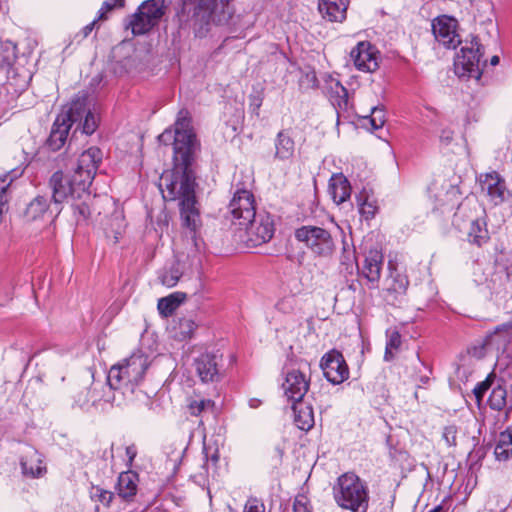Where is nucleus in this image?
I'll return each mask as SVG.
<instances>
[{"label": "nucleus", "mask_w": 512, "mask_h": 512, "mask_svg": "<svg viewBox=\"0 0 512 512\" xmlns=\"http://www.w3.org/2000/svg\"><path fill=\"white\" fill-rule=\"evenodd\" d=\"M198 146L190 114L187 110L181 109L174 124V168L162 174L159 188L164 200H179L183 226L189 230L193 241L200 223L195 196V174L192 170Z\"/></svg>", "instance_id": "obj_1"}, {"label": "nucleus", "mask_w": 512, "mask_h": 512, "mask_svg": "<svg viewBox=\"0 0 512 512\" xmlns=\"http://www.w3.org/2000/svg\"><path fill=\"white\" fill-rule=\"evenodd\" d=\"M98 122L93 99L86 93H79L69 108L57 116L46 144L52 151H57L65 144L73 124H77L76 130L81 129L83 133L91 135L97 129Z\"/></svg>", "instance_id": "obj_2"}, {"label": "nucleus", "mask_w": 512, "mask_h": 512, "mask_svg": "<svg viewBox=\"0 0 512 512\" xmlns=\"http://www.w3.org/2000/svg\"><path fill=\"white\" fill-rule=\"evenodd\" d=\"M231 0H181L176 12L179 29L202 30L209 23L225 25L232 17Z\"/></svg>", "instance_id": "obj_3"}, {"label": "nucleus", "mask_w": 512, "mask_h": 512, "mask_svg": "<svg viewBox=\"0 0 512 512\" xmlns=\"http://www.w3.org/2000/svg\"><path fill=\"white\" fill-rule=\"evenodd\" d=\"M150 366L147 355L138 351L113 365L107 375L111 389L120 390L123 395L133 394Z\"/></svg>", "instance_id": "obj_4"}, {"label": "nucleus", "mask_w": 512, "mask_h": 512, "mask_svg": "<svg viewBox=\"0 0 512 512\" xmlns=\"http://www.w3.org/2000/svg\"><path fill=\"white\" fill-rule=\"evenodd\" d=\"M334 498L341 508L352 512H366L368 509L367 488L354 473H345L338 478Z\"/></svg>", "instance_id": "obj_5"}, {"label": "nucleus", "mask_w": 512, "mask_h": 512, "mask_svg": "<svg viewBox=\"0 0 512 512\" xmlns=\"http://www.w3.org/2000/svg\"><path fill=\"white\" fill-rule=\"evenodd\" d=\"M48 186L57 214L61 211L59 205L62 203L80 200L83 196L89 198L88 187L74 174L65 175L62 171H56L50 177Z\"/></svg>", "instance_id": "obj_6"}, {"label": "nucleus", "mask_w": 512, "mask_h": 512, "mask_svg": "<svg viewBox=\"0 0 512 512\" xmlns=\"http://www.w3.org/2000/svg\"><path fill=\"white\" fill-rule=\"evenodd\" d=\"M165 0H146L141 3L129 21L133 35H143L156 27L168 11Z\"/></svg>", "instance_id": "obj_7"}, {"label": "nucleus", "mask_w": 512, "mask_h": 512, "mask_svg": "<svg viewBox=\"0 0 512 512\" xmlns=\"http://www.w3.org/2000/svg\"><path fill=\"white\" fill-rule=\"evenodd\" d=\"M295 237L318 256H329L335 248L330 232L322 227L302 226L295 231Z\"/></svg>", "instance_id": "obj_8"}, {"label": "nucleus", "mask_w": 512, "mask_h": 512, "mask_svg": "<svg viewBox=\"0 0 512 512\" xmlns=\"http://www.w3.org/2000/svg\"><path fill=\"white\" fill-rule=\"evenodd\" d=\"M482 49L483 47L477 38H474L469 46L461 48L460 55H458L455 63L456 72L460 76L467 75L475 79L480 78L481 67L485 65V61H482Z\"/></svg>", "instance_id": "obj_9"}, {"label": "nucleus", "mask_w": 512, "mask_h": 512, "mask_svg": "<svg viewBox=\"0 0 512 512\" xmlns=\"http://www.w3.org/2000/svg\"><path fill=\"white\" fill-rule=\"evenodd\" d=\"M239 226L245 229L250 247L269 241L274 234V223L270 215H255L252 220L240 221Z\"/></svg>", "instance_id": "obj_10"}, {"label": "nucleus", "mask_w": 512, "mask_h": 512, "mask_svg": "<svg viewBox=\"0 0 512 512\" xmlns=\"http://www.w3.org/2000/svg\"><path fill=\"white\" fill-rule=\"evenodd\" d=\"M320 367L326 379L332 384H341L349 377V369L343 355L333 349L323 355Z\"/></svg>", "instance_id": "obj_11"}, {"label": "nucleus", "mask_w": 512, "mask_h": 512, "mask_svg": "<svg viewBox=\"0 0 512 512\" xmlns=\"http://www.w3.org/2000/svg\"><path fill=\"white\" fill-rule=\"evenodd\" d=\"M103 158L102 151L97 147H90L82 152L78 158L73 174L88 188L91 185L99 164Z\"/></svg>", "instance_id": "obj_12"}, {"label": "nucleus", "mask_w": 512, "mask_h": 512, "mask_svg": "<svg viewBox=\"0 0 512 512\" xmlns=\"http://www.w3.org/2000/svg\"><path fill=\"white\" fill-rule=\"evenodd\" d=\"M456 29L457 21L447 15L439 16L432 22V32L436 41L448 49H455L461 43Z\"/></svg>", "instance_id": "obj_13"}, {"label": "nucleus", "mask_w": 512, "mask_h": 512, "mask_svg": "<svg viewBox=\"0 0 512 512\" xmlns=\"http://www.w3.org/2000/svg\"><path fill=\"white\" fill-rule=\"evenodd\" d=\"M388 270L389 274L383 282L381 295L388 304H394L399 297L405 295L409 281L392 262H389Z\"/></svg>", "instance_id": "obj_14"}, {"label": "nucleus", "mask_w": 512, "mask_h": 512, "mask_svg": "<svg viewBox=\"0 0 512 512\" xmlns=\"http://www.w3.org/2000/svg\"><path fill=\"white\" fill-rule=\"evenodd\" d=\"M229 210L234 219L252 220L256 214L254 195L245 188H238L229 203Z\"/></svg>", "instance_id": "obj_15"}, {"label": "nucleus", "mask_w": 512, "mask_h": 512, "mask_svg": "<svg viewBox=\"0 0 512 512\" xmlns=\"http://www.w3.org/2000/svg\"><path fill=\"white\" fill-rule=\"evenodd\" d=\"M354 66L363 72H374L378 68V51L367 41L357 44L350 52Z\"/></svg>", "instance_id": "obj_16"}, {"label": "nucleus", "mask_w": 512, "mask_h": 512, "mask_svg": "<svg viewBox=\"0 0 512 512\" xmlns=\"http://www.w3.org/2000/svg\"><path fill=\"white\" fill-rule=\"evenodd\" d=\"M282 388L288 400L301 401L309 389V379L301 371L293 369L286 374Z\"/></svg>", "instance_id": "obj_17"}, {"label": "nucleus", "mask_w": 512, "mask_h": 512, "mask_svg": "<svg viewBox=\"0 0 512 512\" xmlns=\"http://www.w3.org/2000/svg\"><path fill=\"white\" fill-rule=\"evenodd\" d=\"M480 184L495 205L503 203L509 195L505 180L495 171L480 175Z\"/></svg>", "instance_id": "obj_18"}, {"label": "nucleus", "mask_w": 512, "mask_h": 512, "mask_svg": "<svg viewBox=\"0 0 512 512\" xmlns=\"http://www.w3.org/2000/svg\"><path fill=\"white\" fill-rule=\"evenodd\" d=\"M383 265V255L380 251L370 250L361 267L362 275L370 282V288H377Z\"/></svg>", "instance_id": "obj_19"}, {"label": "nucleus", "mask_w": 512, "mask_h": 512, "mask_svg": "<svg viewBox=\"0 0 512 512\" xmlns=\"http://www.w3.org/2000/svg\"><path fill=\"white\" fill-rule=\"evenodd\" d=\"M20 464L22 473L26 477L38 478L46 473V466L43 463L41 454L32 447L26 449Z\"/></svg>", "instance_id": "obj_20"}, {"label": "nucleus", "mask_w": 512, "mask_h": 512, "mask_svg": "<svg viewBox=\"0 0 512 512\" xmlns=\"http://www.w3.org/2000/svg\"><path fill=\"white\" fill-rule=\"evenodd\" d=\"M195 371L202 382H214L219 378L217 356L203 353L194 361Z\"/></svg>", "instance_id": "obj_21"}, {"label": "nucleus", "mask_w": 512, "mask_h": 512, "mask_svg": "<svg viewBox=\"0 0 512 512\" xmlns=\"http://www.w3.org/2000/svg\"><path fill=\"white\" fill-rule=\"evenodd\" d=\"M349 0H320L318 9L322 17L330 22H342L346 19Z\"/></svg>", "instance_id": "obj_22"}, {"label": "nucleus", "mask_w": 512, "mask_h": 512, "mask_svg": "<svg viewBox=\"0 0 512 512\" xmlns=\"http://www.w3.org/2000/svg\"><path fill=\"white\" fill-rule=\"evenodd\" d=\"M512 338V322L504 323L495 328L484 340L486 349L504 351Z\"/></svg>", "instance_id": "obj_23"}, {"label": "nucleus", "mask_w": 512, "mask_h": 512, "mask_svg": "<svg viewBox=\"0 0 512 512\" xmlns=\"http://www.w3.org/2000/svg\"><path fill=\"white\" fill-rule=\"evenodd\" d=\"M118 496L126 501H133L138 489V475L132 471L122 472L117 482Z\"/></svg>", "instance_id": "obj_24"}, {"label": "nucleus", "mask_w": 512, "mask_h": 512, "mask_svg": "<svg viewBox=\"0 0 512 512\" xmlns=\"http://www.w3.org/2000/svg\"><path fill=\"white\" fill-rule=\"evenodd\" d=\"M329 193L336 204H342L351 195V186L342 174H334L329 181Z\"/></svg>", "instance_id": "obj_25"}, {"label": "nucleus", "mask_w": 512, "mask_h": 512, "mask_svg": "<svg viewBox=\"0 0 512 512\" xmlns=\"http://www.w3.org/2000/svg\"><path fill=\"white\" fill-rule=\"evenodd\" d=\"M292 410L294 413V422L299 429L308 431L313 427L314 414L310 404L303 400L293 402Z\"/></svg>", "instance_id": "obj_26"}, {"label": "nucleus", "mask_w": 512, "mask_h": 512, "mask_svg": "<svg viewBox=\"0 0 512 512\" xmlns=\"http://www.w3.org/2000/svg\"><path fill=\"white\" fill-rule=\"evenodd\" d=\"M53 210L50 209V199L44 195H37L27 205L25 217L29 221L43 219L45 215H52Z\"/></svg>", "instance_id": "obj_27"}, {"label": "nucleus", "mask_w": 512, "mask_h": 512, "mask_svg": "<svg viewBox=\"0 0 512 512\" xmlns=\"http://www.w3.org/2000/svg\"><path fill=\"white\" fill-rule=\"evenodd\" d=\"M274 144L276 159L285 161L293 157L295 151V144L293 139L287 132L280 131L276 136Z\"/></svg>", "instance_id": "obj_28"}, {"label": "nucleus", "mask_w": 512, "mask_h": 512, "mask_svg": "<svg viewBox=\"0 0 512 512\" xmlns=\"http://www.w3.org/2000/svg\"><path fill=\"white\" fill-rule=\"evenodd\" d=\"M467 240L477 246H482L489 240V232L483 219L478 218L470 221Z\"/></svg>", "instance_id": "obj_29"}, {"label": "nucleus", "mask_w": 512, "mask_h": 512, "mask_svg": "<svg viewBox=\"0 0 512 512\" xmlns=\"http://www.w3.org/2000/svg\"><path fill=\"white\" fill-rule=\"evenodd\" d=\"M494 454L499 461H506L512 456V428L500 433Z\"/></svg>", "instance_id": "obj_30"}, {"label": "nucleus", "mask_w": 512, "mask_h": 512, "mask_svg": "<svg viewBox=\"0 0 512 512\" xmlns=\"http://www.w3.org/2000/svg\"><path fill=\"white\" fill-rule=\"evenodd\" d=\"M186 299V294L176 292L158 301L157 308L163 316L171 315L177 307Z\"/></svg>", "instance_id": "obj_31"}, {"label": "nucleus", "mask_w": 512, "mask_h": 512, "mask_svg": "<svg viewBox=\"0 0 512 512\" xmlns=\"http://www.w3.org/2000/svg\"><path fill=\"white\" fill-rule=\"evenodd\" d=\"M17 58L16 45L11 41L0 43V69L9 70Z\"/></svg>", "instance_id": "obj_32"}, {"label": "nucleus", "mask_w": 512, "mask_h": 512, "mask_svg": "<svg viewBox=\"0 0 512 512\" xmlns=\"http://www.w3.org/2000/svg\"><path fill=\"white\" fill-rule=\"evenodd\" d=\"M327 83H329L332 103L340 108L345 107L348 102V92L346 88L337 79L332 77H330Z\"/></svg>", "instance_id": "obj_33"}, {"label": "nucleus", "mask_w": 512, "mask_h": 512, "mask_svg": "<svg viewBox=\"0 0 512 512\" xmlns=\"http://www.w3.org/2000/svg\"><path fill=\"white\" fill-rule=\"evenodd\" d=\"M196 328L197 324L194 320L190 318H181L173 326L174 337L179 340L191 338Z\"/></svg>", "instance_id": "obj_34"}, {"label": "nucleus", "mask_w": 512, "mask_h": 512, "mask_svg": "<svg viewBox=\"0 0 512 512\" xmlns=\"http://www.w3.org/2000/svg\"><path fill=\"white\" fill-rule=\"evenodd\" d=\"M91 196L89 195V198L86 196H83L80 200H72L71 208L73 210V214L76 218L77 222L80 221H86L89 216L91 215V209H90V200Z\"/></svg>", "instance_id": "obj_35"}, {"label": "nucleus", "mask_w": 512, "mask_h": 512, "mask_svg": "<svg viewBox=\"0 0 512 512\" xmlns=\"http://www.w3.org/2000/svg\"><path fill=\"white\" fill-rule=\"evenodd\" d=\"M183 274L179 262H174L171 266L165 269L160 275L161 283L167 287H174Z\"/></svg>", "instance_id": "obj_36"}, {"label": "nucleus", "mask_w": 512, "mask_h": 512, "mask_svg": "<svg viewBox=\"0 0 512 512\" xmlns=\"http://www.w3.org/2000/svg\"><path fill=\"white\" fill-rule=\"evenodd\" d=\"M488 403L493 410L501 411L505 408L507 404V391L502 384H498L493 388Z\"/></svg>", "instance_id": "obj_37"}, {"label": "nucleus", "mask_w": 512, "mask_h": 512, "mask_svg": "<svg viewBox=\"0 0 512 512\" xmlns=\"http://www.w3.org/2000/svg\"><path fill=\"white\" fill-rule=\"evenodd\" d=\"M90 497L93 501L99 502L105 507H109L114 498V494L113 492L105 490L100 486H92L90 490Z\"/></svg>", "instance_id": "obj_38"}, {"label": "nucleus", "mask_w": 512, "mask_h": 512, "mask_svg": "<svg viewBox=\"0 0 512 512\" xmlns=\"http://www.w3.org/2000/svg\"><path fill=\"white\" fill-rule=\"evenodd\" d=\"M499 384L505 385L512 380V359L500 360L497 365Z\"/></svg>", "instance_id": "obj_39"}, {"label": "nucleus", "mask_w": 512, "mask_h": 512, "mask_svg": "<svg viewBox=\"0 0 512 512\" xmlns=\"http://www.w3.org/2000/svg\"><path fill=\"white\" fill-rule=\"evenodd\" d=\"M214 403L209 399L192 400L188 405V411L193 416H200L203 412L211 411Z\"/></svg>", "instance_id": "obj_40"}, {"label": "nucleus", "mask_w": 512, "mask_h": 512, "mask_svg": "<svg viewBox=\"0 0 512 512\" xmlns=\"http://www.w3.org/2000/svg\"><path fill=\"white\" fill-rule=\"evenodd\" d=\"M401 345V335L398 331L393 330L388 334V340L386 343L384 359L390 361L393 359V351L397 350Z\"/></svg>", "instance_id": "obj_41"}, {"label": "nucleus", "mask_w": 512, "mask_h": 512, "mask_svg": "<svg viewBox=\"0 0 512 512\" xmlns=\"http://www.w3.org/2000/svg\"><path fill=\"white\" fill-rule=\"evenodd\" d=\"M367 118L375 130L382 128L386 121L384 109L379 106L372 107L371 114Z\"/></svg>", "instance_id": "obj_42"}, {"label": "nucleus", "mask_w": 512, "mask_h": 512, "mask_svg": "<svg viewBox=\"0 0 512 512\" xmlns=\"http://www.w3.org/2000/svg\"><path fill=\"white\" fill-rule=\"evenodd\" d=\"M496 377V374L494 372L490 373L486 379L480 383H478L475 388L473 389V393L478 401L482 400L484 394L488 391V389L492 386L494 379Z\"/></svg>", "instance_id": "obj_43"}, {"label": "nucleus", "mask_w": 512, "mask_h": 512, "mask_svg": "<svg viewBox=\"0 0 512 512\" xmlns=\"http://www.w3.org/2000/svg\"><path fill=\"white\" fill-rule=\"evenodd\" d=\"M359 211L365 219H371L376 214L377 206L374 202L365 200L364 202H359Z\"/></svg>", "instance_id": "obj_44"}, {"label": "nucleus", "mask_w": 512, "mask_h": 512, "mask_svg": "<svg viewBox=\"0 0 512 512\" xmlns=\"http://www.w3.org/2000/svg\"><path fill=\"white\" fill-rule=\"evenodd\" d=\"M443 438L449 446L457 445V428L454 425H450L444 428Z\"/></svg>", "instance_id": "obj_45"}, {"label": "nucleus", "mask_w": 512, "mask_h": 512, "mask_svg": "<svg viewBox=\"0 0 512 512\" xmlns=\"http://www.w3.org/2000/svg\"><path fill=\"white\" fill-rule=\"evenodd\" d=\"M244 512H265V506L257 498H250L245 504Z\"/></svg>", "instance_id": "obj_46"}, {"label": "nucleus", "mask_w": 512, "mask_h": 512, "mask_svg": "<svg viewBox=\"0 0 512 512\" xmlns=\"http://www.w3.org/2000/svg\"><path fill=\"white\" fill-rule=\"evenodd\" d=\"M91 394H92L91 389H86V390L81 391L78 398L76 399L77 405L80 408H85L89 404L90 401H92V403H95L96 399L93 398V396L90 397Z\"/></svg>", "instance_id": "obj_47"}, {"label": "nucleus", "mask_w": 512, "mask_h": 512, "mask_svg": "<svg viewBox=\"0 0 512 512\" xmlns=\"http://www.w3.org/2000/svg\"><path fill=\"white\" fill-rule=\"evenodd\" d=\"M203 452L207 461L210 460L213 464H217L219 461V452L216 447L204 443Z\"/></svg>", "instance_id": "obj_48"}, {"label": "nucleus", "mask_w": 512, "mask_h": 512, "mask_svg": "<svg viewBox=\"0 0 512 512\" xmlns=\"http://www.w3.org/2000/svg\"><path fill=\"white\" fill-rule=\"evenodd\" d=\"M123 2L124 0H113V2L105 1L99 10V16L97 19H105L106 13L111 11L116 6V3H119V5L122 6Z\"/></svg>", "instance_id": "obj_49"}, {"label": "nucleus", "mask_w": 512, "mask_h": 512, "mask_svg": "<svg viewBox=\"0 0 512 512\" xmlns=\"http://www.w3.org/2000/svg\"><path fill=\"white\" fill-rule=\"evenodd\" d=\"M293 512H311L303 498H296L293 505Z\"/></svg>", "instance_id": "obj_50"}, {"label": "nucleus", "mask_w": 512, "mask_h": 512, "mask_svg": "<svg viewBox=\"0 0 512 512\" xmlns=\"http://www.w3.org/2000/svg\"><path fill=\"white\" fill-rule=\"evenodd\" d=\"M262 105V98L258 96H250V107L253 112L258 113L259 108Z\"/></svg>", "instance_id": "obj_51"}, {"label": "nucleus", "mask_w": 512, "mask_h": 512, "mask_svg": "<svg viewBox=\"0 0 512 512\" xmlns=\"http://www.w3.org/2000/svg\"><path fill=\"white\" fill-rule=\"evenodd\" d=\"M183 453H184V448L180 447L177 451L172 452V454L167 453V455H168L169 459L174 464H177L178 462H180V460H181V458L183 456Z\"/></svg>", "instance_id": "obj_52"}, {"label": "nucleus", "mask_w": 512, "mask_h": 512, "mask_svg": "<svg viewBox=\"0 0 512 512\" xmlns=\"http://www.w3.org/2000/svg\"><path fill=\"white\" fill-rule=\"evenodd\" d=\"M173 137V133L170 129H166L163 133L158 136V140L160 143L167 144L171 138Z\"/></svg>", "instance_id": "obj_53"}, {"label": "nucleus", "mask_w": 512, "mask_h": 512, "mask_svg": "<svg viewBox=\"0 0 512 512\" xmlns=\"http://www.w3.org/2000/svg\"><path fill=\"white\" fill-rule=\"evenodd\" d=\"M97 21H98V19H95V20H93L91 23H89L88 25H86L83 28V35H84V37H87L92 32V30L94 29Z\"/></svg>", "instance_id": "obj_54"}, {"label": "nucleus", "mask_w": 512, "mask_h": 512, "mask_svg": "<svg viewBox=\"0 0 512 512\" xmlns=\"http://www.w3.org/2000/svg\"><path fill=\"white\" fill-rule=\"evenodd\" d=\"M126 455L130 460H133L136 456V448L134 446H128L126 448Z\"/></svg>", "instance_id": "obj_55"}, {"label": "nucleus", "mask_w": 512, "mask_h": 512, "mask_svg": "<svg viewBox=\"0 0 512 512\" xmlns=\"http://www.w3.org/2000/svg\"><path fill=\"white\" fill-rule=\"evenodd\" d=\"M113 232V239H114V243H117L121 237V234H122V229H121V225L118 226V228Z\"/></svg>", "instance_id": "obj_56"}, {"label": "nucleus", "mask_w": 512, "mask_h": 512, "mask_svg": "<svg viewBox=\"0 0 512 512\" xmlns=\"http://www.w3.org/2000/svg\"><path fill=\"white\" fill-rule=\"evenodd\" d=\"M499 63V57L497 55H494L491 59H490V64L492 66H496L497 64Z\"/></svg>", "instance_id": "obj_57"}, {"label": "nucleus", "mask_w": 512, "mask_h": 512, "mask_svg": "<svg viewBox=\"0 0 512 512\" xmlns=\"http://www.w3.org/2000/svg\"><path fill=\"white\" fill-rule=\"evenodd\" d=\"M428 380H429V377H428V376H422V377L420 378V382H421V383H423V384L427 383V382H428Z\"/></svg>", "instance_id": "obj_58"}, {"label": "nucleus", "mask_w": 512, "mask_h": 512, "mask_svg": "<svg viewBox=\"0 0 512 512\" xmlns=\"http://www.w3.org/2000/svg\"><path fill=\"white\" fill-rule=\"evenodd\" d=\"M301 85L308 88V87H315L316 83H302Z\"/></svg>", "instance_id": "obj_59"}, {"label": "nucleus", "mask_w": 512, "mask_h": 512, "mask_svg": "<svg viewBox=\"0 0 512 512\" xmlns=\"http://www.w3.org/2000/svg\"><path fill=\"white\" fill-rule=\"evenodd\" d=\"M441 509H442V508H441V506H437V507H435V508L431 509V510H430V511H428V512H440V511H441Z\"/></svg>", "instance_id": "obj_60"}, {"label": "nucleus", "mask_w": 512, "mask_h": 512, "mask_svg": "<svg viewBox=\"0 0 512 512\" xmlns=\"http://www.w3.org/2000/svg\"><path fill=\"white\" fill-rule=\"evenodd\" d=\"M52 210H53V211L55 210V216H54V217H52V220H55V217H57V216H58V214H57V210L55 209V206L52 208Z\"/></svg>", "instance_id": "obj_61"}, {"label": "nucleus", "mask_w": 512, "mask_h": 512, "mask_svg": "<svg viewBox=\"0 0 512 512\" xmlns=\"http://www.w3.org/2000/svg\"><path fill=\"white\" fill-rule=\"evenodd\" d=\"M114 220L118 221L119 223L121 222L120 216L118 215L114 217Z\"/></svg>", "instance_id": "obj_62"}, {"label": "nucleus", "mask_w": 512, "mask_h": 512, "mask_svg": "<svg viewBox=\"0 0 512 512\" xmlns=\"http://www.w3.org/2000/svg\"><path fill=\"white\" fill-rule=\"evenodd\" d=\"M417 360H418L420 366H424V364L420 361L419 357H417Z\"/></svg>", "instance_id": "obj_63"}, {"label": "nucleus", "mask_w": 512, "mask_h": 512, "mask_svg": "<svg viewBox=\"0 0 512 512\" xmlns=\"http://www.w3.org/2000/svg\"><path fill=\"white\" fill-rule=\"evenodd\" d=\"M458 220V213L455 214V222Z\"/></svg>", "instance_id": "obj_64"}]
</instances>
